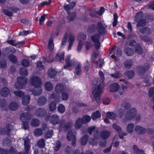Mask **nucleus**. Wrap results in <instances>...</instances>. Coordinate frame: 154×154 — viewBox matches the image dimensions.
<instances>
[{
	"label": "nucleus",
	"instance_id": "c9c22d12",
	"mask_svg": "<svg viewBox=\"0 0 154 154\" xmlns=\"http://www.w3.org/2000/svg\"><path fill=\"white\" fill-rule=\"evenodd\" d=\"M101 116V114L99 111H97L93 112L91 116V118L93 120H95L96 119L100 118Z\"/></svg>",
	"mask_w": 154,
	"mask_h": 154
},
{
	"label": "nucleus",
	"instance_id": "e2e57ef3",
	"mask_svg": "<svg viewBox=\"0 0 154 154\" xmlns=\"http://www.w3.org/2000/svg\"><path fill=\"white\" fill-rule=\"evenodd\" d=\"M68 97L69 95L67 93L65 92H63L62 93L61 98L63 100H66L68 99Z\"/></svg>",
	"mask_w": 154,
	"mask_h": 154
},
{
	"label": "nucleus",
	"instance_id": "e433bc0d",
	"mask_svg": "<svg viewBox=\"0 0 154 154\" xmlns=\"http://www.w3.org/2000/svg\"><path fill=\"white\" fill-rule=\"evenodd\" d=\"M134 126V125L133 123H131L128 124L126 127L127 131L130 133H132Z\"/></svg>",
	"mask_w": 154,
	"mask_h": 154
},
{
	"label": "nucleus",
	"instance_id": "bb28decb",
	"mask_svg": "<svg viewBox=\"0 0 154 154\" xmlns=\"http://www.w3.org/2000/svg\"><path fill=\"white\" fill-rule=\"evenodd\" d=\"M19 107V105L17 103L15 102H12L9 105V109L12 110L14 111L17 110Z\"/></svg>",
	"mask_w": 154,
	"mask_h": 154
},
{
	"label": "nucleus",
	"instance_id": "a878e982",
	"mask_svg": "<svg viewBox=\"0 0 154 154\" xmlns=\"http://www.w3.org/2000/svg\"><path fill=\"white\" fill-rule=\"evenodd\" d=\"M76 17V14L74 12L68 13V15L67 17V19L69 21L74 20Z\"/></svg>",
	"mask_w": 154,
	"mask_h": 154
},
{
	"label": "nucleus",
	"instance_id": "052dcab7",
	"mask_svg": "<svg viewBox=\"0 0 154 154\" xmlns=\"http://www.w3.org/2000/svg\"><path fill=\"white\" fill-rule=\"evenodd\" d=\"M13 129V126L10 125H7L4 128L5 131L6 132H9Z\"/></svg>",
	"mask_w": 154,
	"mask_h": 154
},
{
	"label": "nucleus",
	"instance_id": "7c9ffc66",
	"mask_svg": "<svg viewBox=\"0 0 154 154\" xmlns=\"http://www.w3.org/2000/svg\"><path fill=\"white\" fill-rule=\"evenodd\" d=\"M81 118H79L77 120L75 125V127L77 129L80 128L83 124H84Z\"/></svg>",
	"mask_w": 154,
	"mask_h": 154
},
{
	"label": "nucleus",
	"instance_id": "4d7b16f0",
	"mask_svg": "<svg viewBox=\"0 0 154 154\" xmlns=\"http://www.w3.org/2000/svg\"><path fill=\"white\" fill-rule=\"evenodd\" d=\"M7 105V103L6 100L3 99H0V107H5Z\"/></svg>",
	"mask_w": 154,
	"mask_h": 154
},
{
	"label": "nucleus",
	"instance_id": "0e129e2a",
	"mask_svg": "<svg viewBox=\"0 0 154 154\" xmlns=\"http://www.w3.org/2000/svg\"><path fill=\"white\" fill-rule=\"evenodd\" d=\"M113 128L118 132L120 133L121 132L122 130L120 127L117 125L116 124H114L112 125Z\"/></svg>",
	"mask_w": 154,
	"mask_h": 154
},
{
	"label": "nucleus",
	"instance_id": "13d9d810",
	"mask_svg": "<svg viewBox=\"0 0 154 154\" xmlns=\"http://www.w3.org/2000/svg\"><path fill=\"white\" fill-rule=\"evenodd\" d=\"M14 94L17 96L22 97L24 94L23 92L20 91H15L14 92Z\"/></svg>",
	"mask_w": 154,
	"mask_h": 154
},
{
	"label": "nucleus",
	"instance_id": "393cba45",
	"mask_svg": "<svg viewBox=\"0 0 154 154\" xmlns=\"http://www.w3.org/2000/svg\"><path fill=\"white\" fill-rule=\"evenodd\" d=\"M110 135V132L107 131H102L100 133L101 137L104 139L107 138Z\"/></svg>",
	"mask_w": 154,
	"mask_h": 154
},
{
	"label": "nucleus",
	"instance_id": "774afa93",
	"mask_svg": "<svg viewBox=\"0 0 154 154\" xmlns=\"http://www.w3.org/2000/svg\"><path fill=\"white\" fill-rule=\"evenodd\" d=\"M147 8L154 10V2L152 1L149 3L148 5Z\"/></svg>",
	"mask_w": 154,
	"mask_h": 154
},
{
	"label": "nucleus",
	"instance_id": "5fc2aeb1",
	"mask_svg": "<svg viewBox=\"0 0 154 154\" xmlns=\"http://www.w3.org/2000/svg\"><path fill=\"white\" fill-rule=\"evenodd\" d=\"M61 143L60 142V141H57L55 143V146L54 147H53L54 150L55 151H58L60 149V148L61 147Z\"/></svg>",
	"mask_w": 154,
	"mask_h": 154
},
{
	"label": "nucleus",
	"instance_id": "338daca9",
	"mask_svg": "<svg viewBox=\"0 0 154 154\" xmlns=\"http://www.w3.org/2000/svg\"><path fill=\"white\" fill-rule=\"evenodd\" d=\"M22 122V128L25 129H27L28 128V124L27 121H23Z\"/></svg>",
	"mask_w": 154,
	"mask_h": 154
},
{
	"label": "nucleus",
	"instance_id": "58836bf2",
	"mask_svg": "<svg viewBox=\"0 0 154 154\" xmlns=\"http://www.w3.org/2000/svg\"><path fill=\"white\" fill-rule=\"evenodd\" d=\"M20 75L26 76L28 74V69L24 68H21L20 69Z\"/></svg>",
	"mask_w": 154,
	"mask_h": 154
},
{
	"label": "nucleus",
	"instance_id": "de8ad7c7",
	"mask_svg": "<svg viewBox=\"0 0 154 154\" xmlns=\"http://www.w3.org/2000/svg\"><path fill=\"white\" fill-rule=\"evenodd\" d=\"M135 51L139 54H142L143 53V50L140 46L138 45L135 48Z\"/></svg>",
	"mask_w": 154,
	"mask_h": 154
},
{
	"label": "nucleus",
	"instance_id": "a211bd4d",
	"mask_svg": "<svg viewBox=\"0 0 154 154\" xmlns=\"http://www.w3.org/2000/svg\"><path fill=\"white\" fill-rule=\"evenodd\" d=\"M119 86L116 83H114L110 85L109 90L111 92H115L119 90Z\"/></svg>",
	"mask_w": 154,
	"mask_h": 154
},
{
	"label": "nucleus",
	"instance_id": "ddd939ff",
	"mask_svg": "<svg viewBox=\"0 0 154 154\" xmlns=\"http://www.w3.org/2000/svg\"><path fill=\"white\" fill-rule=\"evenodd\" d=\"M47 112L46 110L44 108H40L35 112V115L38 117H43L46 114Z\"/></svg>",
	"mask_w": 154,
	"mask_h": 154
},
{
	"label": "nucleus",
	"instance_id": "f704fd0d",
	"mask_svg": "<svg viewBox=\"0 0 154 154\" xmlns=\"http://www.w3.org/2000/svg\"><path fill=\"white\" fill-rule=\"evenodd\" d=\"M107 118L111 119H116L117 117L116 115L112 112H108L106 113Z\"/></svg>",
	"mask_w": 154,
	"mask_h": 154
},
{
	"label": "nucleus",
	"instance_id": "2eb2a0df",
	"mask_svg": "<svg viewBox=\"0 0 154 154\" xmlns=\"http://www.w3.org/2000/svg\"><path fill=\"white\" fill-rule=\"evenodd\" d=\"M85 106V105L83 103L78 102H76L74 106L72 108V112L75 114H77L79 112L78 108Z\"/></svg>",
	"mask_w": 154,
	"mask_h": 154
},
{
	"label": "nucleus",
	"instance_id": "a18cd8bd",
	"mask_svg": "<svg viewBox=\"0 0 154 154\" xmlns=\"http://www.w3.org/2000/svg\"><path fill=\"white\" fill-rule=\"evenodd\" d=\"M23 42H16V40H9L8 41H7V42L11 45L13 46H16L18 44H22V43Z\"/></svg>",
	"mask_w": 154,
	"mask_h": 154
},
{
	"label": "nucleus",
	"instance_id": "8fccbe9b",
	"mask_svg": "<svg viewBox=\"0 0 154 154\" xmlns=\"http://www.w3.org/2000/svg\"><path fill=\"white\" fill-rule=\"evenodd\" d=\"M53 134V131L52 130L48 131L46 134L45 137V139L50 138Z\"/></svg>",
	"mask_w": 154,
	"mask_h": 154
},
{
	"label": "nucleus",
	"instance_id": "3c124183",
	"mask_svg": "<svg viewBox=\"0 0 154 154\" xmlns=\"http://www.w3.org/2000/svg\"><path fill=\"white\" fill-rule=\"evenodd\" d=\"M58 110L60 113H63L65 112V107L63 105L60 104L58 107Z\"/></svg>",
	"mask_w": 154,
	"mask_h": 154
},
{
	"label": "nucleus",
	"instance_id": "7ed1b4c3",
	"mask_svg": "<svg viewBox=\"0 0 154 154\" xmlns=\"http://www.w3.org/2000/svg\"><path fill=\"white\" fill-rule=\"evenodd\" d=\"M104 87V85L103 83L101 82L99 85L96 86L94 89L92 91V94L97 103L100 102V96L102 93Z\"/></svg>",
	"mask_w": 154,
	"mask_h": 154
},
{
	"label": "nucleus",
	"instance_id": "473e14b6",
	"mask_svg": "<svg viewBox=\"0 0 154 154\" xmlns=\"http://www.w3.org/2000/svg\"><path fill=\"white\" fill-rule=\"evenodd\" d=\"M37 145L40 148H44L45 145V141L43 138L39 139L37 142Z\"/></svg>",
	"mask_w": 154,
	"mask_h": 154
},
{
	"label": "nucleus",
	"instance_id": "603ef678",
	"mask_svg": "<svg viewBox=\"0 0 154 154\" xmlns=\"http://www.w3.org/2000/svg\"><path fill=\"white\" fill-rule=\"evenodd\" d=\"M146 22L145 20L143 19L140 20V21L137 22V27H139L140 26H144L146 25Z\"/></svg>",
	"mask_w": 154,
	"mask_h": 154
},
{
	"label": "nucleus",
	"instance_id": "864d4df0",
	"mask_svg": "<svg viewBox=\"0 0 154 154\" xmlns=\"http://www.w3.org/2000/svg\"><path fill=\"white\" fill-rule=\"evenodd\" d=\"M126 74L129 79H131L135 75L134 72L133 70L128 71L126 72Z\"/></svg>",
	"mask_w": 154,
	"mask_h": 154
},
{
	"label": "nucleus",
	"instance_id": "9b49d317",
	"mask_svg": "<svg viewBox=\"0 0 154 154\" xmlns=\"http://www.w3.org/2000/svg\"><path fill=\"white\" fill-rule=\"evenodd\" d=\"M70 56L68 55L65 59L66 65L63 66L64 69H66L67 68L72 66L73 65H74L75 64V61H72L70 59Z\"/></svg>",
	"mask_w": 154,
	"mask_h": 154
},
{
	"label": "nucleus",
	"instance_id": "dca6fc26",
	"mask_svg": "<svg viewBox=\"0 0 154 154\" xmlns=\"http://www.w3.org/2000/svg\"><path fill=\"white\" fill-rule=\"evenodd\" d=\"M134 130L139 134H144L146 131V129L145 128L138 125L135 127Z\"/></svg>",
	"mask_w": 154,
	"mask_h": 154
},
{
	"label": "nucleus",
	"instance_id": "412c9836",
	"mask_svg": "<svg viewBox=\"0 0 154 154\" xmlns=\"http://www.w3.org/2000/svg\"><path fill=\"white\" fill-rule=\"evenodd\" d=\"M64 53H58L56 55V60L58 61L63 63L64 62Z\"/></svg>",
	"mask_w": 154,
	"mask_h": 154
},
{
	"label": "nucleus",
	"instance_id": "20e7f679",
	"mask_svg": "<svg viewBox=\"0 0 154 154\" xmlns=\"http://www.w3.org/2000/svg\"><path fill=\"white\" fill-rule=\"evenodd\" d=\"M137 113V111L135 108H133L128 110L125 115L126 119L124 118L123 119V122H125L127 120H132L134 119Z\"/></svg>",
	"mask_w": 154,
	"mask_h": 154
},
{
	"label": "nucleus",
	"instance_id": "f03ea898",
	"mask_svg": "<svg viewBox=\"0 0 154 154\" xmlns=\"http://www.w3.org/2000/svg\"><path fill=\"white\" fill-rule=\"evenodd\" d=\"M96 30L98 33L101 35H103L106 33V29L103 24L98 22L97 24L96 27L94 25H91L89 26L87 29L88 32L90 33L94 32Z\"/></svg>",
	"mask_w": 154,
	"mask_h": 154
},
{
	"label": "nucleus",
	"instance_id": "c756f323",
	"mask_svg": "<svg viewBox=\"0 0 154 154\" xmlns=\"http://www.w3.org/2000/svg\"><path fill=\"white\" fill-rule=\"evenodd\" d=\"M143 12H140L136 15L134 18V20L136 22H138L140 20L143 19Z\"/></svg>",
	"mask_w": 154,
	"mask_h": 154
},
{
	"label": "nucleus",
	"instance_id": "49530a36",
	"mask_svg": "<svg viewBox=\"0 0 154 154\" xmlns=\"http://www.w3.org/2000/svg\"><path fill=\"white\" fill-rule=\"evenodd\" d=\"M82 120L83 121L84 124H85L89 122L91 120V117L90 116L86 115L84 116L82 118H81Z\"/></svg>",
	"mask_w": 154,
	"mask_h": 154
},
{
	"label": "nucleus",
	"instance_id": "423d86ee",
	"mask_svg": "<svg viewBox=\"0 0 154 154\" xmlns=\"http://www.w3.org/2000/svg\"><path fill=\"white\" fill-rule=\"evenodd\" d=\"M23 140L24 142V149L23 150V154H30V140L29 139L28 136L24 138Z\"/></svg>",
	"mask_w": 154,
	"mask_h": 154
},
{
	"label": "nucleus",
	"instance_id": "4468645a",
	"mask_svg": "<svg viewBox=\"0 0 154 154\" xmlns=\"http://www.w3.org/2000/svg\"><path fill=\"white\" fill-rule=\"evenodd\" d=\"M32 118L31 114L28 112H23L21 114L20 119L22 121H27Z\"/></svg>",
	"mask_w": 154,
	"mask_h": 154
},
{
	"label": "nucleus",
	"instance_id": "f3484780",
	"mask_svg": "<svg viewBox=\"0 0 154 154\" xmlns=\"http://www.w3.org/2000/svg\"><path fill=\"white\" fill-rule=\"evenodd\" d=\"M47 98L45 96H42L39 97L37 100V103L40 106L45 104L47 102Z\"/></svg>",
	"mask_w": 154,
	"mask_h": 154
},
{
	"label": "nucleus",
	"instance_id": "6ab92c4d",
	"mask_svg": "<svg viewBox=\"0 0 154 154\" xmlns=\"http://www.w3.org/2000/svg\"><path fill=\"white\" fill-rule=\"evenodd\" d=\"M139 31L142 34L147 35L150 34L151 32L150 29L147 27H142L139 29Z\"/></svg>",
	"mask_w": 154,
	"mask_h": 154
},
{
	"label": "nucleus",
	"instance_id": "2f4dec72",
	"mask_svg": "<svg viewBox=\"0 0 154 154\" xmlns=\"http://www.w3.org/2000/svg\"><path fill=\"white\" fill-rule=\"evenodd\" d=\"M30 124L33 127H37L39 125L40 121L38 119L36 118H34L32 120Z\"/></svg>",
	"mask_w": 154,
	"mask_h": 154
},
{
	"label": "nucleus",
	"instance_id": "c85d7f7f",
	"mask_svg": "<svg viewBox=\"0 0 154 154\" xmlns=\"http://www.w3.org/2000/svg\"><path fill=\"white\" fill-rule=\"evenodd\" d=\"M75 40V37L72 35H70L69 37L68 41L69 42V44L68 47V50H70L72 45Z\"/></svg>",
	"mask_w": 154,
	"mask_h": 154
},
{
	"label": "nucleus",
	"instance_id": "cd10ccee",
	"mask_svg": "<svg viewBox=\"0 0 154 154\" xmlns=\"http://www.w3.org/2000/svg\"><path fill=\"white\" fill-rule=\"evenodd\" d=\"M64 89V86L63 84H57L55 88V90L57 93H59L62 92Z\"/></svg>",
	"mask_w": 154,
	"mask_h": 154
},
{
	"label": "nucleus",
	"instance_id": "bf43d9fd",
	"mask_svg": "<svg viewBox=\"0 0 154 154\" xmlns=\"http://www.w3.org/2000/svg\"><path fill=\"white\" fill-rule=\"evenodd\" d=\"M7 65V61L5 60H0V67L3 68L5 67Z\"/></svg>",
	"mask_w": 154,
	"mask_h": 154
},
{
	"label": "nucleus",
	"instance_id": "f8f14e48",
	"mask_svg": "<svg viewBox=\"0 0 154 154\" xmlns=\"http://www.w3.org/2000/svg\"><path fill=\"white\" fill-rule=\"evenodd\" d=\"M10 90L8 88L4 87L1 89L0 94L2 97H6L10 94Z\"/></svg>",
	"mask_w": 154,
	"mask_h": 154
},
{
	"label": "nucleus",
	"instance_id": "4c0bfd02",
	"mask_svg": "<svg viewBox=\"0 0 154 154\" xmlns=\"http://www.w3.org/2000/svg\"><path fill=\"white\" fill-rule=\"evenodd\" d=\"M132 63L133 62L132 60H127L124 62V66L126 68L129 69L132 65Z\"/></svg>",
	"mask_w": 154,
	"mask_h": 154
},
{
	"label": "nucleus",
	"instance_id": "39448f33",
	"mask_svg": "<svg viewBox=\"0 0 154 154\" xmlns=\"http://www.w3.org/2000/svg\"><path fill=\"white\" fill-rule=\"evenodd\" d=\"M28 79L25 77H19L17 78V82L15 83L14 86L16 89L23 88V86L26 84Z\"/></svg>",
	"mask_w": 154,
	"mask_h": 154
},
{
	"label": "nucleus",
	"instance_id": "aec40b11",
	"mask_svg": "<svg viewBox=\"0 0 154 154\" xmlns=\"http://www.w3.org/2000/svg\"><path fill=\"white\" fill-rule=\"evenodd\" d=\"M59 117L56 114H54L52 116L51 119V122L54 125H56L59 122Z\"/></svg>",
	"mask_w": 154,
	"mask_h": 154
},
{
	"label": "nucleus",
	"instance_id": "69168bd1",
	"mask_svg": "<svg viewBox=\"0 0 154 154\" xmlns=\"http://www.w3.org/2000/svg\"><path fill=\"white\" fill-rule=\"evenodd\" d=\"M86 35L83 33L80 34L78 37V39L79 41H81L82 42V40H85L86 39Z\"/></svg>",
	"mask_w": 154,
	"mask_h": 154
},
{
	"label": "nucleus",
	"instance_id": "1a4fd4ad",
	"mask_svg": "<svg viewBox=\"0 0 154 154\" xmlns=\"http://www.w3.org/2000/svg\"><path fill=\"white\" fill-rule=\"evenodd\" d=\"M150 68V66L147 63L145 64L144 66H140L137 68V72L139 75L144 74L146 70Z\"/></svg>",
	"mask_w": 154,
	"mask_h": 154
},
{
	"label": "nucleus",
	"instance_id": "9d476101",
	"mask_svg": "<svg viewBox=\"0 0 154 154\" xmlns=\"http://www.w3.org/2000/svg\"><path fill=\"white\" fill-rule=\"evenodd\" d=\"M67 139L69 141L72 140V144L74 146L76 143L75 136L72 130L69 131L67 135Z\"/></svg>",
	"mask_w": 154,
	"mask_h": 154
},
{
	"label": "nucleus",
	"instance_id": "6e6d98bb",
	"mask_svg": "<svg viewBox=\"0 0 154 154\" xmlns=\"http://www.w3.org/2000/svg\"><path fill=\"white\" fill-rule=\"evenodd\" d=\"M9 59L14 63H16L17 62V58L16 56L13 55H10L8 56Z\"/></svg>",
	"mask_w": 154,
	"mask_h": 154
},
{
	"label": "nucleus",
	"instance_id": "79ce46f5",
	"mask_svg": "<svg viewBox=\"0 0 154 154\" xmlns=\"http://www.w3.org/2000/svg\"><path fill=\"white\" fill-rule=\"evenodd\" d=\"M81 71V64L80 63H78L76 65L75 70L76 74L77 75H79Z\"/></svg>",
	"mask_w": 154,
	"mask_h": 154
},
{
	"label": "nucleus",
	"instance_id": "f257e3e1",
	"mask_svg": "<svg viewBox=\"0 0 154 154\" xmlns=\"http://www.w3.org/2000/svg\"><path fill=\"white\" fill-rule=\"evenodd\" d=\"M31 83L32 85L36 88H39L38 92H36L32 89H29L28 91L31 92V94L35 96H38L41 94L42 92V88L40 87L41 85V81L40 79L38 77L35 76H33L31 79Z\"/></svg>",
	"mask_w": 154,
	"mask_h": 154
},
{
	"label": "nucleus",
	"instance_id": "a19ab883",
	"mask_svg": "<svg viewBox=\"0 0 154 154\" xmlns=\"http://www.w3.org/2000/svg\"><path fill=\"white\" fill-rule=\"evenodd\" d=\"M56 103L54 101L51 102L49 105V109L51 111H54L56 109Z\"/></svg>",
	"mask_w": 154,
	"mask_h": 154
},
{
	"label": "nucleus",
	"instance_id": "37998d69",
	"mask_svg": "<svg viewBox=\"0 0 154 154\" xmlns=\"http://www.w3.org/2000/svg\"><path fill=\"white\" fill-rule=\"evenodd\" d=\"M48 47L49 49L51 51H53L54 48V45L53 40L52 38H50L48 44Z\"/></svg>",
	"mask_w": 154,
	"mask_h": 154
},
{
	"label": "nucleus",
	"instance_id": "5701e85b",
	"mask_svg": "<svg viewBox=\"0 0 154 154\" xmlns=\"http://www.w3.org/2000/svg\"><path fill=\"white\" fill-rule=\"evenodd\" d=\"M124 52L128 56H131L134 54L133 50L128 47L125 48Z\"/></svg>",
	"mask_w": 154,
	"mask_h": 154
},
{
	"label": "nucleus",
	"instance_id": "0eeeda50",
	"mask_svg": "<svg viewBox=\"0 0 154 154\" xmlns=\"http://www.w3.org/2000/svg\"><path fill=\"white\" fill-rule=\"evenodd\" d=\"M100 35H101L99 33L95 34L93 35L91 37V39L94 42L95 48L97 50L98 49L100 46V43L99 42Z\"/></svg>",
	"mask_w": 154,
	"mask_h": 154
},
{
	"label": "nucleus",
	"instance_id": "c03bdc74",
	"mask_svg": "<svg viewBox=\"0 0 154 154\" xmlns=\"http://www.w3.org/2000/svg\"><path fill=\"white\" fill-rule=\"evenodd\" d=\"M88 136L87 134L84 135L82 138L81 140V143L83 145H85L88 141Z\"/></svg>",
	"mask_w": 154,
	"mask_h": 154
},
{
	"label": "nucleus",
	"instance_id": "b1692460",
	"mask_svg": "<svg viewBox=\"0 0 154 154\" xmlns=\"http://www.w3.org/2000/svg\"><path fill=\"white\" fill-rule=\"evenodd\" d=\"M30 99V97L29 95H25L22 99V104L26 105L29 103Z\"/></svg>",
	"mask_w": 154,
	"mask_h": 154
},
{
	"label": "nucleus",
	"instance_id": "6e6552de",
	"mask_svg": "<svg viewBox=\"0 0 154 154\" xmlns=\"http://www.w3.org/2000/svg\"><path fill=\"white\" fill-rule=\"evenodd\" d=\"M72 124L71 122H66L63 119L61 120L60 124V127L61 129H63L66 131L71 127Z\"/></svg>",
	"mask_w": 154,
	"mask_h": 154
},
{
	"label": "nucleus",
	"instance_id": "09e8293b",
	"mask_svg": "<svg viewBox=\"0 0 154 154\" xmlns=\"http://www.w3.org/2000/svg\"><path fill=\"white\" fill-rule=\"evenodd\" d=\"M68 37V33L66 32L65 33L63 37L62 38L61 46L62 47L66 44Z\"/></svg>",
	"mask_w": 154,
	"mask_h": 154
},
{
	"label": "nucleus",
	"instance_id": "680f3d73",
	"mask_svg": "<svg viewBox=\"0 0 154 154\" xmlns=\"http://www.w3.org/2000/svg\"><path fill=\"white\" fill-rule=\"evenodd\" d=\"M90 143L93 146H96L98 144V142L97 140L91 138L90 140Z\"/></svg>",
	"mask_w": 154,
	"mask_h": 154
},
{
	"label": "nucleus",
	"instance_id": "ea45409f",
	"mask_svg": "<svg viewBox=\"0 0 154 154\" xmlns=\"http://www.w3.org/2000/svg\"><path fill=\"white\" fill-rule=\"evenodd\" d=\"M45 87L46 90L48 91L51 90L53 88V85L49 81L46 82L45 84Z\"/></svg>",
	"mask_w": 154,
	"mask_h": 154
},
{
	"label": "nucleus",
	"instance_id": "72a5a7b5",
	"mask_svg": "<svg viewBox=\"0 0 154 154\" xmlns=\"http://www.w3.org/2000/svg\"><path fill=\"white\" fill-rule=\"evenodd\" d=\"M33 133L36 136H38L42 135L43 132L42 129L37 128L34 130Z\"/></svg>",
	"mask_w": 154,
	"mask_h": 154
},
{
	"label": "nucleus",
	"instance_id": "4be33fe9",
	"mask_svg": "<svg viewBox=\"0 0 154 154\" xmlns=\"http://www.w3.org/2000/svg\"><path fill=\"white\" fill-rule=\"evenodd\" d=\"M56 72L54 69L50 68L48 70V75L49 78H53L56 76Z\"/></svg>",
	"mask_w": 154,
	"mask_h": 154
}]
</instances>
